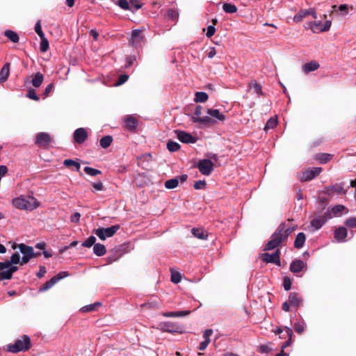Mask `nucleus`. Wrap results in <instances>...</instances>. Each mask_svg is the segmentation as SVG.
<instances>
[{
    "label": "nucleus",
    "instance_id": "1",
    "mask_svg": "<svg viewBox=\"0 0 356 356\" xmlns=\"http://www.w3.org/2000/svg\"><path fill=\"white\" fill-rule=\"evenodd\" d=\"M12 203L15 207L19 209L29 211L37 209L40 205L39 202L33 196H21L17 197L13 200Z\"/></svg>",
    "mask_w": 356,
    "mask_h": 356
},
{
    "label": "nucleus",
    "instance_id": "2",
    "mask_svg": "<svg viewBox=\"0 0 356 356\" xmlns=\"http://www.w3.org/2000/svg\"><path fill=\"white\" fill-rule=\"evenodd\" d=\"M3 262H8L9 265L1 272V280H10L13 274L18 270V267L15 265L20 262V255L18 252H15L10 257V260H6Z\"/></svg>",
    "mask_w": 356,
    "mask_h": 356
},
{
    "label": "nucleus",
    "instance_id": "3",
    "mask_svg": "<svg viewBox=\"0 0 356 356\" xmlns=\"http://www.w3.org/2000/svg\"><path fill=\"white\" fill-rule=\"evenodd\" d=\"M284 231V223H281L277 227L275 232L272 234L270 240L266 243L264 251L271 250L278 247L282 243L286 241L284 236L282 235Z\"/></svg>",
    "mask_w": 356,
    "mask_h": 356
},
{
    "label": "nucleus",
    "instance_id": "4",
    "mask_svg": "<svg viewBox=\"0 0 356 356\" xmlns=\"http://www.w3.org/2000/svg\"><path fill=\"white\" fill-rule=\"evenodd\" d=\"M31 348V339L28 335H22L17 339L13 344L8 346V350L10 353H17L25 352Z\"/></svg>",
    "mask_w": 356,
    "mask_h": 356
},
{
    "label": "nucleus",
    "instance_id": "5",
    "mask_svg": "<svg viewBox=\"0 0 356 356\" xmlns=\"http://www.w3.org/2000/svg\"><path fill=\"white\" fill-rule=\"evenodd\" d=\"M202 107L200 105L197 106L195 108L194 114L196 116H193L191 118V120L193 122H198L204 126L209 127L214 124L216 122V120L212 119L209 116L200 117L202 114Z\"/></svg>",
    "mask_w": 356,
    "mask_h": 356
},
{
    "label": "nucleus",
    "instance_id": "6",
    "mask_svg": "<svg viewBox=\"0 0 356 356\" xmlns=\"http://www.w3.org/2000/svg\"><path fill=\"white\" fill-rule=\"evenodd\" d=\"M120 228V225H114L107 228H98L94 229L93 233L101 240L104 241L106 238L112 237Z\"/></svg>",
    "mask_w": 356,
    "mask_h": 356
},
{
    "label": "nucleus",
    "instance_id": "7",
    "mask_svg": "<svg viewBox=\"0 0 356 356\" xmlns=\"http://www.w3.org/2000/svg\"><path fill=\"white\" fill-rule=\"evenodd\" d=\"M51 142L53 138L48 133L40 132L35 136V144L39 147L47 149Z\"/></svg>",
    "mask_w": 356,
    "mask_h": 356
},
{
    "label": "nucleus",
    "instance_id": "8",
    "mask_svg": "<svg viewBox=\"0 0 356 356\" xmlns=\"http://www.w3.org/2000/svg\"><path fill=\"white\" fill-rule=\"evenodd\" d=\"M197 167L202 175L209 176L213 170V163L209 159H202L199 161Z\"/></svg>",
    "mask_w": 356,
    "mask_h": 356
},
{
    "label": "nucleus",
    "instance_id": "9",
    "mask_svg": "<svg viewBox=\"0 0 356 356\" xmlns=\"http://www.w3.org/2000/svg\"><path fill=\"white\" fill-rule=\"evenodd\" d=\"M67 273L66 272H60L56 275L54 276L49 281L46 282L44 284L41 285L39 288L40 292H44L49 289H51L56 283H57L59 280L66 277Z\"/></svg>",
    "mask_w": 356,
    "mask_h": 356
},
{
    "label": "nucleus",
    "instance_id": "10",
    "mask_svg": "<svg viewBox=\"0 0 356 356\" xmlns=\"http://www.w3.org/2000/svg\"><path fill=\"white\" fill-rule=\"evenodd\" d=\"M261 257L266 263H271L280 266V250L279 249L273 254L263 253L261 254Z\"/></svg>",
    "mask_w": 356,
    "mask_h": 356
},
{
    "label": "nucleus",
    "instance_id": "11",
    "mask_svg": "<svg viewBox=\"0 0 356 356\" xmlns=\"http://www.w3.org/2000/svg\"><path fill=\"white\" fill-rule=\"evenodd\" d=\"M159 326L160 330H161L162 332L170 333H182V331L180 330V326L173 322H163L160 323Z\"/></svg>",
    "mask_w": 356,
    "mask_h": 356
},
{
    "label": "nucleus",
    "instance_id": "12",
    "mask_svg": "<svg viewBox=\"0 0 356 356\" xmlns=\"http://www.w3.org/2000/svg\"><path fill=\"white\" fill-rule=\"evenodd\" d=\"M322 172L321 168H312L306 170L302 172V177H301V181H307L309 180H312L316 176H318L321 172Z\"/></svg>",
    "mask_w": 356,
    "mask_h": 356
},
{
    "label": "nucleus",
    "instance_id": "13",
    "mask_svg": "<svg viewBox=\"0 0 356 356\" xmlns=\"http://www.w3.org/2000/svg\"><path fill=\"white\" fill-rule=\"evenodd\" d=\"M332 218L331 212L330 211H327L324 215L316 218L313 219L311 222V225L312 227H315L316 229H320L328 220Z\"/></svg>",
    "mask_w": 356,
    "mask_h": 356
},
{
    "label": "nucleus",
    "instance_id": "14",
    "mask_svg": "<svg viewBox=\"0 0 356 356\" xmlns=\"http://www.w3.org/2000/svg\"><path fill=\"white\" fill-rule=\"evenodd\" d=\"M312 15V17L316 19L317 17V14L316 13V10L314 8H309L307 10H300L294 17H293V21L295 22H301L303 18L308 15Z\"/></svg>",
    "mask_w": 356,
    "mask_h": 356
},
{
    "label": "nucleus",
    "instance_id": "15",
    "mask_svg": "<svg viewBox=\"0 0 356 356\" xmlns=\"http://www.w3.org/2000/svg\"><path fill=\"white\" fill-rule=\"evenodd\" d=\"M175 133L177 134V138L181 142L184 143H195L196 142V138L193 137L191 134L185 132L184 131L176 130Z\"/></svg>",
    "mask_w": 356,
    "mask_h": 356
},
{
    "label": "nucleus",
    "instance_id": "16",
    "mask_svg": "<svg viewBox=\"0 0 356 356\" xmlns=\"http://www.w3.org/2000/svg\"><path fill=\"white\" fill-rule=\"evenodd\" d=\"M327 193L329 195L337 194V195H345L347 193V190L343 188V186L341 183L335 184L332 186H330L326 188Z\"/></svg>",
    "mask_w": 356,
    "mask_h": 356
},
{
    "label": "nucleus",
    "instance_id": "17",
    "mask_svg": "<svg viewBox=\"0 0 356 356\" xmlns=\"http://www.w3.org/2000/svg\"><path fill=\"white\" fill-rule=\"evenodd\" d=\"M75 143L81 144L88 138V133L84 128H78L76 129L73 134Z\"/></svg>",
    "mask_w": 356,
    "mask_h": 356
},
{
    "label": "nucleus",
    "instance_id": "18",
    "mask_svg": "<svg viewBox=\"0 0 356 356\" xmlns=\"http://www.w3.org/2000/svg\"><path fill=\"white\" fill-rule=\"evenodd\" d=\"M143 30L140 29H135L131 32V38L130 42L132 43V45L134 47H138L140 45L141 42L143 41L144 37L142 35Z\"/></svg>",
    "mask_w": 356,
    "mask_h": 356
},
{
    "label": "nucleus",
    "instance_id": "19",
    "mask_svg": "<svg viewBox=\"0 0 356 356\" xmlns=\"http://www.w3.org/2000/svg\"><path fill=\"white\" fill-rule=\"evenodd\" d=\"M305 268H307V265L300 259H296L293 261L290 265V270L293 273H298Z\"/></svg>",
    "mask_w": 356,
    "mask_h": 356
},
{
    "label": "nucleus",
    "instance_id": "20",
    "mask_svg": "<svg viewBox=\"0 0 356 356\" xmlns=\"http://www.w3.org/2000/svg\"><path fill=\"white\" fill-rule=\"evenodd\" d=\"M124 128L129 131H134L138 124V121L136 118L132 115H127L124 119Z\"/></svg>",
    "mask_w": 356,
    "mask_h": 356
},
{
    "label": "nucleus",
    "instance_id": "21",
    "mask_svg": "<svg viewBox=\"0 0 356 356\" xmlns=\"http://www.w3.org/2000/svg\"><path fill=\"white\" fill-rule=\"evenodd\" d=\"M289 302L291 307L298 308L301 305L302 298L298 293L292 292L289 296Z\"/></svg>",
    "mask_w": 356,
    "mask_h": 356
},
{
    "label": "nucleus",
    "instance_id": "22",
    "mask_svg": "<svg viewBox=\"0 0 356 356\" xmlns=\"http://www.w3.org/2000/svg\"><path fill=\"white\" fill-rule=\"evenodd\" d=\"M348 236V230L345 227H339L334 230V236L338 242H343Z\"/></svg>",
    "mask_w": 356,
    "mask_h": 356
},
{
    "label": "nucleus",
    "instance_id": "23",
    "mask_svg": "<svg viewBox=\"0 0 356 356\" xmlns=\"http://www.w3.org/2000/svg\"><path fill=\"white\" fill-rule=\"evenodd\" d=\"M207 113L213 120H217L221 122H224L226 120V116L220 112L218 109L208 108Z\"/></svg>",
    "mask_w": 356,
    "mask_h": 356
},
{
    "label": "nucleus",
    "instance_id": "24",
    "mask_svg": "<svg viewBox=\"0 0 356 356\" xmlns=\"http://www.w3.org/2000/svg\"><path fill=\"white\" fill-rule=\"evenodd\" d=\"M319 66H320L319 64L316 61L312 60V61L305 63L302 66V71L305 74H308L311 72L315 71L317 69H318Z\"/></svg>",
    "mask_w": 356,
    "mask_h": 356
},
{
    "label": "nucleus",
    "instance_id": "25",
    "mask_svg": "<svg viewBox=\"0 0 356 356\" xmlns=\"http://www.w3.org/2000/svg\"><path fill=\"white\" fill-rule=\"evenodd\" d=\"M20 252L23 254V256L31 257L33 256V248L31 246L27 245L24 243H20L18 245Z\"/></svg>",
    "mask_w": 356,
    "mask_h": 356
},
{
    "label": "nucleus",
    "instance_id": "26",
    "mask_svg": "<svg viewBox=\"0 0 356 356\" xmlns=\"http://www.w3.org/2000/svg\"><path fill=\"white\" fill-rule=\"evenodd\" d=\"M193 235L199 239H207V232L202 228H193L191 230Z\"/></svg>",
    "mask_w": 356,
    "mask_h": 356
},
{
    "label": "nucleus",
    "instance_id": "27",
    "mask_svg": "<svg viewBox=\"0 0 356 356\" xmlns=\"http://www.w3.org/2000/svg\"><path fill=\"white\" fill-rule=\"evenodd\" d=\"M306 236L303 232L299 233L295 239L294 247L300 249L303 247L305 242Z\"/></svg>",
    "mask_w": 356,
    "mask_h": 356
},
{
    "label": "nucleus",
    "instance_id": "28",
    "mask_svg": "<svg viewBox=\"0 0 356 356\" xmlns=\"http://www.w3.org/2000/svg\"><path fill=\"white\" fill-rule=\"evenodd\" d=\"M248 88L250 89L253 90L254 92L257 93L259 95H263L264 93L262 92L261 86L257 83L255 80L251 81L248 83Z\"/></svg>",
    "mask_w": 356,
    "mask_h": 356
},
{
    "label": "nucleus",
    "instance_id": "29",
    "mask_svg": "<svg viewBox=\"0 0 356 356\" xmlns=\"http://www.w3.org/2000/svg\"><path fill=\"white\" fill-rule=\"evenodd\" d=\"M10 73V63H6L0 71V80L4 82L7 80Z\"/></svg>",
    "mask_w": 356,
    "mask_h": 356
},
{
    "label": "nucleus",
    "instance_id": "30",
    "mask_svg": "<svg viewBox=\"0 0 356 356\" xmlns=\"http://www.w3.org/2000/svg\"><path fill=\"white\" fill-rule=\"evenodd\" d=\"M100 306H102V303L100 302H96L93 304H90L88 305H86L80 309L81 312H90L93 311H96Z\"/></svg>",
    "mask_w": 356,
    "mask_h": 356
},
{
    "label": "nucleus",
    "instance_id": "31",
    "mask_svg": "<svg viewBox=\"0 0 356 356\" xmlns=\"http://www.w3.org/2000/svg\"><path fill=\"white\" fill-rule=\"evenodd\" d=\"M93 252L97 256L101 257L106 254V249L104 245L96 243L93 247Z\"/></svg>",
    "mask_w": 356,
    "mask_h": 356
},
{
    "label": "nucleus",
    "instance_id": "32",
    "mask_svg": "<svg viewBox=\"0 0 356 356\" xmlns=\"http://www.w3.org/2000/svg\"><path fill=\"white\" fill-rule=\"evenodd\" d=\"M191 313L189 310L180 311V312H170L163 314L165 317H181L188 315Z\"/></svg>",
    "mask_w": 356,
    "mask_h": 356
},
{
    "label": "nucleus",
    "instance_id": "33",
    "mask_svg": "<svg viewBox=\"0 0 356 356\" xmlns=\"http://www.w3.org/2000/svg\"><path fill=\"white\" fill-rule=\"evenodd\" d=\"M333 157L332 154L326 153H320L316 155V159L319 161L321 163H326Z\"/></svg>",
    "mask_w": 356,
    "mask_h": 356
},
{
    "label": "nucleus",
    "instance_id": "34",
    "mask_svg": "<svg viewBox=\"0 0 356 356\" xmlns=\"http://www.w3.org/2000/svg\"><path fill=\"white\" fill-rule=\"evenodd\" d=\"M44 80V76L40 72H37L32 79V84L34 87L38 88L41 86Z\"/></svg>",
    "mask_w": 356,
    "mask_h": 356
},
{
    "label": "nucleus",
    "instance_id": "35",
    "mask_svg": "<svg viewBox=\"0 0 356 356\" xmlns=\"http://www.w3.org/2000/svg\"><path fill=\"white\" fill-rule=\"evenodd\" d=\"M208 95L204 92H196L195 94L194 101L195 102L204 103L207 101Z\"/></svg>",
    "mask_w": 356,
    "mask_h": 356
},
{
    "label": "nucleus",
    "instance_id": "36",
    "mask_svg": "<svg viewBox=\"0 0 356 356\" xmlns=\"http://www.w3.org/2000/svg\"><path fill=\"white\" fill-rule=\"evenodd\" d=\"M5 36H6L11 42L17 43L19 42V38L17 33L11 30H7L4 32Z\"/></svg>",
    "mask_w": 356,
    "mask_h": 356
},
{
    "label": "nucleus",
    "instance_id": "37",
    "mask_svg": "<svg viewBox=\"0 0 356 356\" xmlns=\"http://www.w3.org/2000/svg\"><path fill=\"white\" fill-rule=\"evenodd\" d=\"M285 331L287 334L289 339L282 346V350H283L285 348L291 346L292 343L293 330L290 327H285Z\"/></svg>",
    "mask_w": 356,
    "mask_h": 356
},
{
    "label": "nucleus",
    "instance_id": "38",
    "mask_svg": "<svg viewBox=\"0 0 356 356\" xmlns=\"http://www.w3.org/2000/svg\"><path fill=\"white\" fill-rule=\"evenodd\" d=\"M113 142V138L111 136H106L102 137L99 140L100 146L102 148H107Z\"/></svg>",
    "mask_w": 356,
    "mask_h": 356
},
{
    "label": "nucleus",
    "instance_id": "39",
    "mask_svg": "<svg viewBox=\"0 0 356 356\" xmlns=\"http://www.w3.org/2000/svg\"><path fill=\"white\" fill-rule=\"evenodd\" d=\"M323 25L320 21L310 23V28L314 33L323 32Z\"/></svg>",
    "mask_w": 356,
    "mask_h": 356
},
{
    "label": "nucleus",
    "instance_id": "40",
    "mask_svg": "<svg viewBox=\"0 0 356 356\" xmlns=\"http://www.w3.org/2000/svg\"><path fill=\"white\" fill-rule=\"evenodd\" d=\"M63 165L67 168L74 167L77 171H79L81 165L79 162L72 159H65L63 161Z\"/></svg>",
    "mask_w": 356,
    "mask_h": 356
},
{
    "label": "nucleus",
    "instance_id": "41",
    "mask_svg": "<svg viewBox=\"0 0 356 356\" xmlns=\"http://www.w3.org/2000/svg\"><path fill=\"white\" fill-rule=\"evenodd\" d=\"M179 184V179L177 177L167 180L165 182V187L168 189H174Z\"/></svg>",
    "mask_w": 356,
    "mask_h": 356
},
{
    "label": "nucleus",
    "instance_id": "42",
    "mask_svg": "<svg viewBox=\"0 0 356 356\" xmlns=\"http://www.w3.org/2000/svg\"><path fill=\"white\" fill-rule=\"evenodd\" d=\"M222 9L227 13H234L237 11L236 6L229 3H225L222 5Z\"/></svg>",
    "mask_w": 356,
    "mask_h": 356
},
{
    "label": "nucleus",
    "instance_id": "43",
    "mask_svg": "<svg viewBox=\"0 0 356 356\" xmlns=\"http://www.w3.org/2000/svg\"><path fill=\"white\" fill-rule=\"evenodd\" d=\"M83 171L90 176H97L98 175L102 174V172L99 170L92 168L91 167L86 166L84 168Z\"/></svg>",
    "mask_w": 356,
    "mask_h": 356
},
{
    "label": "nucleus",
    "instance_id": "44",
    "mask_svg": "<svg viewBox=\"0 0 356 356\" xmlns=\"http://www.w3.org/2000/svg\"><path fill=\"white\" fill-rule=\"evenodd\" d=\"M167 148L170 152H176L180 148V145L172 140H170L167 143Z\"/></svg>",
    "mask_w": 356,
    "mask_h": 356
},
{
    "label": "nucleus",
    "instance_id": "45",
    "mask_svg": "<svg viewBox=\"0 0 356 356\" xmlns=\"http://www.w3.org/2000/svg\"><path fill=\"white\" fill-rule=\"evenodd\" d=\"M41 42L40 45V50L41 52H46L49 49V42L45 36L40 38Z\"/></svg>",
    "mask_w": 356,
    "mask_h": 356
},
{
    "label": "nucleus",
    "instance_id": "46",
    "mask_svg": "<svg viewBox=\"0 0 356 356\" xmlns=\"http://www.w3.org/2000/svg\"><path fill=\"white\" fill-rule=\"evenodd\" d=\"M344 225L350 229L356 228V217L347 218L344 222Z\"/></svg>",
    "mask_w": 356,
    "mask_h": 356
},
{
    "label": "nucleus",
    "instance_id": "47",
    "mask_svg": "<svg viewBox=\"0 0 356 356\" xmlns=\"http://www.w3.org/2000/svg\"><path fill=\"white\" fill-rule=\"evenodd\" d=\"M277 124V118H270L266 122L264 129L275 128Z\"/></svg>",
    "mask_w": 356,
    "mask_h": 356
},
{
    "label": "nucleus",
    "instance_id": "48",
    "mask_svg": "<svg viewBox=\"0 0 356 356\" xmlns=\"http://www.w3.org/2000/svg\"><path fill=\"white\" fill-rule=\"evenodd\" d=\"M166 16L168 19L175 21L177 19L179 14L177 10L170 8L167 10Z\"/></svg>",
    "mask_w": 356,
    "mask_h": 356
},
{
    "label": "nucleus",
    "instance_id": "49",
    "mask_svg": "<svg viewBox=\"0 0 356 356\" xmlns=\"http://www.w3.org/2000/svg\"><path fill=\"white\" fill-rule=\"evenodd\" d=\"M95 242L96 238L94 236H90L82 243V246L90 248L92 245L96 244Z\"/></svg>",
    "mask_w": 356,
    "mask_h": 356
},
{
    "label": "nucleus",
    "instance_id": "50",
    "mask_svg": "<svg viewBox=\"0 0 356 356\" xmlns=\"http://www.w3.org/2000/svg\"><path fill=\"white\" fill-rule=\"evenodd\" d=\"M129 6L131 8V12H134V10H138L142 8L143 3L140 2L138 0H131L129 2Z\"/></svg>",
    "mask_w": 356,
    "mask_h": 356
},
{
    "label": "nucleus",
    "instance_id": "51",
    "mask_svg": "<svg viewBox=\"0 0 356 356\" xmlns=\"http://www.w3.org/2000/svg\"><path fill=\"white\" fill-rule=\"evenodd\" d=\"M344 210L346 211V213L348 212V209L346 207H344L343 205H341V204L336 205V206L333 207L332 209V213L335 215L339 213L342 212Z\"/></svg>",
    "mask_w": 356,
    "mask_h": 356
},
{
    "label": "nucleus",
    "instance_id": "52",
    "mask_svg": "<svg viewBox=\"0 0 356 356\" xmlns=\"http://www.w3.org/2000/svg\"><path fill=\"white\" fill-rule=\"evenodd\" d=\"M305 324L304 322H298L294 325V329L298 334H302L305 331Z\"/></svg>",
    "mask_w": 356,
    "mask_h": 356
},
{
    "label": "nucleus",
    "instance_id": "53",
    "mask_svg": "<svg viewBox=\"0 0 356 356\" xmlns=\"http://www.w3.org/2000/svg\"><path fill=\"white\" fill-rule=\"evenodd\" d=\"M118 5L123 10H131L129 3L127 0H118Z\"/></svg>",
    "mask_w": 356,
    "mask_h": 356
},
{
    "label": "nucleus",
    "instance_id": "54",
    "mask_svg": "<svg viewBox=\"0 0 356 356\" xmlns=\"http://www.w3.org/2000/svg\"><path fill=\"white\" fill-rule=\"evenodd\" d=\"M26 97L35 101H38L40 99V97L35 93V90L33 88H31L28 90Z\"/></svg>",
    "mask_w": 356,
    "mask_h": 356
},
{
    "label": "nucleus",
    "instance_id": "55",
    "mask_svg": "<svg viewBox=\"0 0 356 356\" xmlns=\"http://www.w3.org/2000/svg\"><path fill=\"white\" fill-rule=\"evenodd\" d=\"M291 280L289 277H284L283 279V286L285 291H289L291 288Z\"/></svg>",
    "mask_w": 356,
    "mask_h": 356
},
{
    "label": "nucleus",
    "instance_id": "56",
    "mask_svg": "<svg viewBox=\"0 0 356 356\" xmlns=\"http://www.w3.org/2000/svg\"><path fill=\"white\" fill-rule=\"evenodd\" d=\"M129 79V76L127 74H121L119 76L118 81L115 83V86H120L124 83Z\"/></svg>",
    "mask_w": 356,
    "mask_h": 356
},
{
    "label": "nucleus",
    "instance_id": "57",
    "mask_svg": "<svg viewBox=\"0 0 356 356\" xmlns=\"http://www.w3.org/2000/svg\"><path fill=\"white\" fill-rule=\"evenodd\" d=\"M91 185L92 186L95 191H102L105 190L104 184L101 181H99L97 182H92Z\"/></svg>",
    "mask_w": 356,
    "mask_h": 356
},
{
    "label": "nucleus",
    "instance_id": "58",
    "mask_svg": "<svg viewBox=\"0 0 356 356\" xmlns=\"http://www.w3.org/2000/svg\"><path fill=\"white\" fill-rule=\"evenodd\" d=\"M35 31L39 35L40 38H42L44 36V34L42 30L40 21H38L37 23L35 24Z\"/></svg>",
    "mask_w": 356,
    "mask_h": 356
},
{
    "label": "nucleus",
    "instance_id": "59",
    "mask_svg": "<svg viewBox=\"0 0 356 356\" xmlns=\"http://www.w3.org/2000/svg\"><path fill=\"white\" fill-rule=\"evenodd\" d=\"M206 181L204 180H199L195 182L193 187L196 190L203 189L206 186Z\"/></svg>",
    "mask_w": 356,
    "mask_h": 356
},
{
    "label": "nucleus",
    "instance_id": "60",
    "mask_svg": "<svg viewBox=\"0 0 356 356\" xmlns=\"http://www.w3.org/2000/svg\"><path fill=\"white\" fill-rule=\"evenodd\" d=\"M295 230L294 227H289L286 228V225L284 223V231L282 232V235L284 236L285 239L287 240L288 236Z\"/></svg>",
    "mask_w": 356,
    "mask_h": 356
},
{
    "label": "nucleus",
    "instance_id": "61",
    "mask_svg": "<svg viewBox=\"0 0 356 356\" xmlns=\"http://www.w3.org/2000/svg\"><path fill=\"white\" fill-rule=\"evenodd\" d=\"M181 276L180 273H172L171 275V281L175 284H177L181 282Z\"/></svg>",
    "mask_w": 356,
    "mask_h": 356
},
{
    "label": "nucleus",
    "instance_id": "62",
    "mask_svg": "<svg viewBox=\"0 0 356 356\" xmlns=\"http://www.w3.org/2000/svg\"><path fill=\"white\" fill-rule=\"evenodd\" d=\"M215 32H216V29L213 26V25H210L207 27V32L206 33V35L208 38H211V36H213L214 35Z\"/></svg>",
    "mask_w": 356,
    "mask_h": 356
},
{
    "label": "nucleus",
    "instance_id": "63",
    "mask_svg": "<svg viewBox=\"0 0 356 356\" xmlns=\"http://www.w3.org/2000/svg\"><path fill=\"white\" fill-rule=\"evenodd\" d=\"M81 214L79 212H76L71 216L70 220L72 222H79L80 220Z\"/></svg>",
    "mask_w": 356,
    "mask_h": 356
},
{
    "label": "nucleus",
    "instance_id": "64",
    "mask_svg": "<svg viewBox=\"0 0 356 356\" xmlns=\"http://www.w3.org/2000/svg\"><path fill=\"white\" fill-rule=\"evenodd\" d=\"M46 273H47L46 268L44 266H40L39 272L37 273L36 275L38 277L41 278V277H44V275H45Z\"/></svg>",
    "mask_w": 356,
    "mask_h": 356
}]
</instances>
